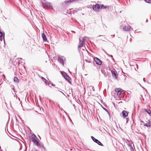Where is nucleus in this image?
<instances>
[{
  "label": "nucleus",
  "mask_w": 151,
  "mask_h": 151,
  "mask_svg": "<svg viewBox=\"0 0 151 151\" xmlns=\"http://www.w3.org/2000/svg\"><path fill=\"white\" fill-rule=\"evenodd\" d=\"M42 6L44 8H47L50 9H52V7L51 4V3L49 2H42Z\"/></svg>",
  "instance_id": "obj_1"
},
{
  "label": "nucleus",
  "mask_w": 151,
  "mask_h": 151,
  "mask_svg": "<svg viewBox=\"0 0 151 151\" xmlns=\"http://www.w3.org/2000/svg\"><path fill=\"white\" fill-rule=\"evenodd\" d=\"M58 61L63 66L64 65V61L65 60V58L63 56H59L58 57Z\"/></svg>",
  "instance_id": "obj_2"
},
{
  "label": "nucleus",
  "mask_w": 151,
  "mask_h": 151,
  "mask_svg": "<svg viewBox=\"0 0 151 151\" xmlns=\"http://www.w3.org/2000/svg\"><path fill=\"white\" fill-rule=\"evenodd\" d=\"M91 138L92 139V140L95 142L97 143L98 145L100 146H103V145L102 144V143L99 140L95 139L94 137L92 136H91Z\"/></svg>",
  "instance_id": "obj_3"
},
{
  "label": "nucleus",
  "mask_w": 151,
  "mask_h": 151,
  "mask_svg": "<svg viewBox=\"0 0 151 151\" xmlns=\"http://www.w3.org/2000/svg\"><path fill=\"white\" fill-rule=\"evenodd\" d=\"M93 9L96 12L99 11V9H100V6L98 4H96L95 5L93 6Z\"/></svg>",
  "instance_id": "obj_4"
},
{
  "label": "nucleus",
  "mask_w": 151,
  "mask_h": 151,
  "mask_svg": "<svg viewBox=\"0 0 151 151\" xmlns=\"http://www.w3.org/2000/svg\"><path fill=\"white\" fill-rule=\"evenodd\" d=\"M94 60L96 62V64L98 65H101L102 64L101 61L98 58L95 57L94 58Z\"/></svg>",
  "instance_id": "obj_5"
},
{
  "label": "nucleus",
  "mask_w": 151,
  "mask_h": 151,
  "mask_svg": "<svg viewBox=\"0 0 151 151\" xmlns=\"http://www.w3.org/2000/svg\"><path fill=\"white\" fill-rule=\"evenodd\" d=\"M122 114L123 115V117L124 118L128 116V114L127 111H123L122 112Z\"/></svg>",
  "instance_id": "obj_6"
},
{
  "label": "nucleus",
  "mask_w": 151,
  "mask_h": 151,
  "mask_svg": "<svg viewBox=\"0 0 151 151\" xmlns=\"http://www.w3.org/2000/svg\"><path fill=\"white\" fill-rule=\"evenodd\" d=\"M131 29H132L130 26H126L124 27L123 28V29L125 30L126 31H129Z\"/></svg>",
  "instance_id": "obj_7"
},
{
  "label": "nucleus",
  "mask_w": 151,
  "mask_h": 151,
  "mask_svg": "<svg viewBox=\"0 0 151 151\" xmlns=\"http://www.w3.org/2000/svg\"><path fill=\"white\" fill-rule=\"evenodd\" d=\"M111 72L112 75L113 76L115 77L116 78H118L116 74V71L112 70L111 71Z\"/></svg>",
  "instance_id": "obj_8"
},
{
  "label": "nucleus",
  "mask_w": 151,
  "mask_h": 151,
  "mask_svg": "<svg viewBox=\"0 0 151 151\" xmlns=\"http://www.w3.org/2000/svg\"><path fill=\"white\" fill-rule=\"evenodd\" d=\"M86 38V37H80L79 38V43H81L83 44V42H84V41L85 40V38Z\"/></svg>",
  "instance_id": "obj_9"
},
{
  "label": "nucleus",
  "mask_w": 151,
  "mask_h": 151,
  "mask_svg": "<svg viewBox=\"0 0 151 151\" xmlns=\"http://www.w3.org/2000/svg\"><path fill=\"white\" fill-rule=\"evenodd\" d=\"M42 37L44 41H46L47 40V39L46 38V36L44 33H43L42 34Z\"/></svg>",
  "instance_id": "obj_10"
},
{
  "label": "nucleus",
  "mask_w": 151,
  "mask_h": 151,
  "mask_svg": "<svg viewBox=\"0 0 151 151\" xmlns=\"http://www.w3.org/2000/svg\"><path fill=\"white\" fill-rule=\"evenodd\" d=\"M65 79L68 81V82H70V80L71 79L70 77H69L68 75L66 76L65 78Z\"/></svg>",
  "instance_id": "obj_11"
},
{
  "label": "nucleus",
  "mask_w": 151,
  "mask_h": 151,
  "mask_svg": "<svg viewBox=\"0 0 151 151\" xmlns=\"http://www.w3.org/2000/svg\"><path fill=\"white\" fill-rule=\"evenodd\" d=\"M149 121V122L144 124V126L147 127H150L151 126V124L150 123V121Z\"/></svg>",
  "instance_id": "obj_12"
},
{
  "label": "nucleus",
  "mask_w": 151,
  "mask_h": 151,
  "mask_svg": "<svg viewBox=\"0 0 151 151\" xmlns=\"http://www.w3.org/2000/svg\"><path fill=\"white\" fill-rule=\"evenodd\" d=\"M107 6H104L103 4H101L100 8L101 9H106L107 7Z\"/></svg>",
  "instance_id": "obj_13"
},
{
  "label": "nucleus",
  "mask_w": 151,
  "mask_h": 151,
  "mask_svg": "<svg viewBox=\"0 0 151 151\" xmlns=\"http://www.w3.org/2000/svg\"><path fill=\"white\" fill-rule=\"evenodd\" d=\"M123 90L122 89H121L120 88H116L115 89V91L117 92V93L120 92L121 91Z\"/></svg>",
  "instance_id": "obj_14"
},
{
  "label": "nucleus",
  "mask_w": 151,
  "mask_h": 151,
  "mask_svg": "<svg viewBox=\"0 0 151 151\" xmlns=\"http://www.w3.org/2000/svg\"><path fill=\"white\" fill-rule=\"evenodd\" d=\"M61 73L64 78H65L66 76L67 75V73L64 72H61Z\"/></svg>",
  "instance_id": "obj_15"
},
{
  "label": "nucleus",
  "mask_w": 151,
  "mask_h": 151,
  "mask_svg": "<svg viewBox=\"0 0 151 151\" xmlns=\"http://www.w3.org/2000/svg\"><path fill=\"white\" fill-rule=\"evenodd\" d=\"M14 82L16 83L19 82V80L18 78L17 77H15L14 78Z\"/></svg>",
  "instance_id": "obj_16"
},
{
  "label": "nucleus",
  "mask_w": 151,
  "mask_h": 151,
  "mask_svg": "<svg viewBox=\"0 0 151 151\" xmlns=\"http://www.w3.org/2000/svg\"><path fill=\"white\" fill-rule=\"evenodd\" d=\"M48 83V85L50 87H51V86H55V85L54 84H53L51 82H49Z\"/></svg>",
  "instance_id": "obj_17"
},
{
  "label": "nucleus",
  "mask_w": 151,
  "mask_h": 151,
  "mask_svg": "<svg viewBox=\"0 0 151 151\" xmlns=\"http://www.w3.org/2000/svg\"><path fill=\"white\" fill-rule=\"evenodd\" d=\"M41 79L44 82H45V83H46V82L49 83V81L47 80L45 78H44L42 77H41Z\"/></svg>",
  "instance_id": "obj_18"
},
{
  "label": "nucleus",
  "mask_w": 151,
  "mask_h": 151,
  "mask_svg": "<svg viewBox=\"0 0 151 151\" xmlns=\"http://www.w3.org/2000/svg\"><path fill=\"white\" fill-rule=\"evenodd\" d=\"M38 147H41V148L43 147V148L44 149H45V147H44L43 144L42 143H39V146H38Z\"/></svg>",
  "instance_id": "obj_19"
},
{
  "label": "nucleus",
  "mask_w": 151,
  "mask_h": 151,
  "mask_svg": "<svg viewBox=\"0 0 151 151\" xmlns=\"http://www.w3.org/2000/svg\"><path fill=\"white\" fill-rule=\"evenodd\" d=\"M31 140L32 141V142L34 143L37 140L36 138L33 137H32L31 138Z\"/></svg>",
  "instance_id": "obj_20"
},
{
  "label": "nucleus",
  "mask_w": 151,
  "mask_h": 151,
  "mask_svg": "<svg viewBox=\"0 0 151 151\" xmlns=\"http://www.w3.org/2000/svg\"><path fill=\"white\" fill-rule=\"evenodd\" d=\"M145 110L149 114H151V111L149 109H145Z\"/></svg>",
  "instance_id": "obj_21"
},
{
  "label": "nucleus",
  "mask_w": 151,
  "mask_h": 151,
  "mask_svg": "<svg viewBox=\"0 0 151 151\" xmlns=\"http://www.w3.org/2000/svg\"><path fill=\"white\" fill-rule=\"evenodd\" d=\"M83 44L79 43V45L78 47L79 50H80L79 48L82 47L83 46Z\"/></svg>",
  "instance_id": "obj_22"
},
{
  "label": "nucleus",
  "mask_w": 151,
  "mask_h": 151,
  "mask_svg": "<svg viewBox=\"0 0 151 151\" xmlns=\"http://www.w3.org/2000/svg\"><path fill=\"white\" fill-rule=\"evenodd\" d=\"M129 147H130V149L131 151H134V149H133V147H132V145H129Z\"/></svg>",
  "instance_id": "obj_23"
},
{
  "label": "nucleus",
  "mask_w": 151,
  "mask_h": 151,
  "mask_svg": "<svg viewBox=\"0 0 151 151\" xmlns=\"http://www.w3.org/2000/svg\"><path fill=\"white\" fill-rule=\"evenodd\" d=\"M123 91L122 90V91H121L120 92H118L117 93V95L119 97H120V96L121 94L122 93Z\"/></svg>",
  "instance_id": "obj_24"
},
{
  "label": "nucleus",
  "mask_w": 151,
  "mask_h": 151,
  "mask_svg": "<svg viewBox=\"0 0 151 151\" xmlns=\"http://www.w3.org/2000/svg\"><path fill=\"white\" fill-rule=\"evenodd\" d=\"M36 146H39V143L38 142V141H37V140L34 143Z\"/></svg>",
  "instance_id": "obj_25"
},
{
  "label": "nucleus",
  "mask_w": 151,
  "mask_h": 151,
  "mask_svg": "<svg viewBox=\"0 0 151 151\" xmlns=\"http://www.w3.org/2000/svg\"><path fill=\"white\" fill-rule=\"evenodd\" d=\"M103 109L105 110L106 112H107V113H108V114L109 115V111H108V110H107V109H106V108H103Z\"/></svg>",
  "instance_id": "obj_26"
},
{
  "label": "nucleus",
  "mask_w": 151,
  "mask_h": 151,
  "mask_svg": "<svg viewBox=\"0 0 151 151\" xmlns=\"http://www.w3.org/2000/svg\"><path fill=\"white\" fill-rule=\"evenodd\" d=\"M3 40H4V42L5 43V40H4V38H3L2 37H0V40L1 41H2Z\"/></svg>",
  "instance_id": "obj_27"
},
{
  "label": "nucleus",
  "mask_w": 151,
  "mask_h": 151,
  "mask_svg": "<svg viewBox=\"0 0 151 151\" xmlns=\"http://www.w3.org/2000/svg\"><path fill=\"white\" fill-rule=\"evenodd\" d=\"M145 1L148 3H151V0H145Z\"/></svg>",
  "instance_id": "obj_28"
},
{
  "label": "nucleus",
  "mask_w": 151,
  "mask_h": 151,
  "mask_svg": "<svg viewBox=\"0 0 151 151\" xmlns=\"http://www.w3.org/2000/svg\"><path fill=\"white\" fill-rule=\"evenodd\" d=\"M85 61L87 63H91V61L90 60H87V59H86L85 60Z\"/></svg>",
  "instance_id": "obj_29"
},
{
  "label": "nucleus",
  "mask_w": 151,
  "mask_h": 151,
  "mask_svg": "<svg viewBox=\"0 0 151 151\" xmlns=\"http://www.w3.org/2000/svg\"><path fill=\"white\" fill-rule=\"evenodd\" d=\"M105 53L106 54V55H108V56H110V57H111V58H113V56L112 55H109L108 54L107 52H106L105 51H104Z\"/></svg>",
  "instance_id": "obj_30"
},
{
  "label": "nucleus",
  "mask_w": 151,
  "mask_h": 151,
  "mask_svg": "<svg viewBox=\"0 0 151 151\" xmlns=\"http://www.w3.org/2000/svg\"><path fill=\"white\" fill-rule=\"evenodd\" d=\"M90 87H91L92 88V90L93 91H95V89L93 87L91 86Z\"/></svg>",
  "instance_id": "obj_31"
},
{
  "label": "nucleus",
  "mask_w": 151,
  "mask_h": 151,
  "mask_svg": "<svg viewBox=\"0 0 151 151\" xmlns=\"http://www.w3.org/2000/svg\"><path fill=\"white\" fill-rule=\"evenodd\" d=\"M41 1H42V2H45L46 1H45V0H41Z\"/></svg>",
  "instance_id": "obj_32"
},
{
  "label": "nucleus",
  "mask_w": 151,
  "mask_h": 151,
  "mask_svg": "<svg viewBox=\"0 0 151 151\" xmlns=\"http://www.w3.org/2000/svg\"><path fill=\"white\" fill-rule=\"evenodd\" d=\"M12 90L14 91V92H16L15 91V89L14 88H12Z\"/></svg>",
  "instance_id": "obj_33"
},
{
  "label": "nucleus",
  "mask_w": 151,
  "mask_h": 151,
  "mask_svg": "<svg viewBox=\"0 0 151 151\" xmlns=\"http://www.w3.org/2000/svg\"><path fill=\"white\" fill-rule=\"evenodd\" d=\"M65 96V94L61 91H60Z\"/></svg>",
  "instance_id": "obj_34"
},
{
  "label": "nucleus",
  "mask_w": 151,
  "mask_h": 151,
  "mask_svg": "<svg viewBox=\"0 0 151 151\" xmlns=\"http://www.w3.org/2000/svg\"><path fill=\"white\" fill-rule=\"evenodd\" d=\"M48 82H46V83H45L47 85V84H48Z\"/></svg>",
  "instance_id": "obj_35"
},
{
  "label": "nucleus",
  "mask_w": 151,
  "mask_h": 151,
  "mask_svg": "<svg viewBox=\"0 0 151 151\" xmlns=\"http://www.w3.org/2000/svg\"><path fill=\"white\" fill-rule=\"evenodd\" d=\"M15 95H16V97H17V94H16V93H15Z\"/></svg>",
  "instance_id": "obj_36"
},
{
  "label": "nucleus",
  "mask_w": 151,
  "mask_h": 151,
  "mask_svg": "<svg viewBox=\"0 0 151 151\" xmlns=\"http://www.w3.org/2000/svg\"><path fill=\"white\" fill-rule=\"evenodd\" d=\"M127 119H128L127 118V121H128Z\"/></svg>",
  "instance_id": "obj_37"
},
{
  "label": "nucleus",
  "mask_w": 151,
  "mask_h": 151,
  "mask_svg": "<svg viewBox=\"0 0 151 151\" xmlns=\"http://www.w3.org/2000/svg\"><path fill=\"white\" fill-rule=\"evenodd\" d=\"M136 66H137H137H138V65H137V64H136Z\"/></svg>",
  "instance_id": "obj_38"
},
{
  "label": "nucleus",
  "mask_w": 151,
  "mask_h": 151,
  "mask_svg": "<svg viewBox=\"0 0 151 151\" xmlns=\"http://www.w3.org/2000/svg\"><path fill=\"white\" fill-rule=\"evenodd\" d=\"M144 79H145V78H143V81H145Z\"/></svg>",
  "instance_id": "obj_39"
},
{
  "label": "nucleus",
  "mask_w": 151,
  "mask_h": 151,
  "mask_svg": "<svg viewBox=\"0 0 151 151\" xmlns=\"http://www.w3.org/2000/svg\"><path fill=\"white\" fill-rule=\"evenodd\" d=\"M146 22H148V20H146Z\"/></svg>",
  "instance_id": "obj_40"
},
{
  "label": "nucleus",
  "mask_w": 151,
  "mask_h": 151,
  "mask_svg": "<svg viewBox=\"0 0 151 151\" xmlns=\"http://www.w3.org/2000/svg\"><path fill=\"white\" fill-rule=\"evenodd\" d=\"M58 106L59 107V104H58Z\"/></svg>",
  "instance_id": "obj_41"
},
{
  "label": "nucleus",
  "mask_w": 151,
  "mask_h": 151,
  "mask_svg": "<svg viewBox=\"0 0 151 151\" xmlns=\"http://www.w3.org/2000/svg\"><path fill=\"white\" fill-rule=\"evenodd\" d=\"M58 91H60V90H58Z\"/></svg>",
  "instance_id": "obj_42"
},
{
  "label": "nucleus",
  "mask_w": 151,
  "mask_h": 151,
  "mask_svg": "<svg viewBox=\"0 0 151 151\" xmlns=\"http://www.w3.org/2000/svg\"><path fill=\"white\" fill-rule=\"evenodd\" d=\"M20 59L22 60V58H20Z\"/></svg>",
  "instance_id": "obj_43"
},
{
  "label": "nucleus",
  "mask_w": 151,
  "mask_h": 151,
  "mask_svg": "<svg viewBox=\"0 0 151 151\" xmlns=\"http://www.w3.org/2000/svg\"><path fill=\"white\" fill-rule=\"evenodd\" d=\"M18 99H19V100H20V99H19V98H18Z\"/></svg>",
  "instance_id": "obj_44"
},
{
  "label": "nucleus",
  "mask_w": 151,
  "mask_h": 151,
  "mask_svg": "<svg viewBox=\"0 0 151 151\" xmlns=\"http://www.w3.org/2000/svg\"><path fill=\"white\" fill-rule=\"evenodd\" d=\"M35 151H38L37 150H36Z\"/></svg>",
  "instance_id": "obj_45"
},
{
  "label": "nucleus",
  "mask_w": 151,
  "mask_h": 151,
  "mask_svg": "<svg viewBox=\"0 0 151 151\" xmlns=\"http://www.w3.org/2000/svg\"><path fill=\"white\" fill-rule=\"evenodd\" d=\"M15 96H16V95H14V96L15 97Z\"/></svg>",
  "instance_id": "obj_46"
},
{
  "label": "nucleus",
  "mask_w": 151,
  "mask_h": 151,
  "mask_svg": "<svg viewBox=\"0 0 151 151\" xmlns=\"http://www.w3.org/2000/svg\"><path fill=\"white\" fill-rule=\"evenodd\" d=\"M35 137H36V136L35 135Z\"/></svg>",
  "instance_id": "obj_47"
},
{
  "label": "nucleus",
  "mask_w": 151,
  "mask_h": 151,
  "mask_svg": "<svg viewBox=\"0 0 151 151\" xmlns=\"http://www.w3.org/2000/svg\"><path fill=\"white\" fill-rule=\"evenodd\" d=\"M1 146H0V149H1Z\"/></svg>",
  "instance_id": "obj_48"
}]
</instances>
